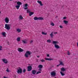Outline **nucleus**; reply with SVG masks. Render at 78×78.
Here are the masks:
<instances>
[{
  "label": "nucleus",
  "mask_w": 78,
  "mask_h": 78,
  "mask_svg": "<svg viewBox=\"0 0 78 78\" xmlns=\"http://www.w3.org/2000/svg\"><path fill=\"white\" fill-rule=\"evenodd\" d=\"M52 43L53 44H55V47L57 48V49L59 48V45H57V44H59L58 42L57 41H52Z\"/></svg>",
  "instance_id": "f257e3e1"
},
{
  "label": "nucleus",
  "mask_w": 78,
  "mask_h": 78,
  "mask_svg": "<svg viewBox=\"0 0 78 78\" xmlns=\"http://www.w3.org/2000/svg\"><path fill=\"white\" fill-rule=\"evenodd\" d=\"M12 25L11 24H5V28L6 30H9L11 29V27Z\"/></svg>",
  "instance_id": "f03ea898"
},
{
  "label": "nucleus",
  "mask_w": 78,
  "mask_h": 78,
  "mask_svg": "<svg viewBox=\"0 0 78 78\" xmlns=\"http://www.w3.org/2000/svg\"><path fill=\"white\" fill-rule=\"evenodd\" d=\"M31 53V52H30L29 51H28L26 52L24 55L26 58H28V57H29V56H30Z\"/></svg>",
  "instance_id": "7ed1b4c3"
},
{
  "label": "nucleus",
  "mask_w": 78,
  "mask_h": 78,
  "mask_svg": "<svg viewBox=\"0 0 78 78\" xmlns=\"http://www.w3.org/2000/svg\"><path fill=\"white\" fill-rule=\"evenodd\" d=\"M5 21L6 23H9V18H8V17H6L5 19Z\"/></svg>",
  "instance_id": "20e7f679"
},
{
  "label": "nucleus",
  "mask_w": 78,
  "mask_h": 78,
  "mask_svg": "<svg viewBox=\"0 0 78 78\" xmlns=\"http://www.w3.org/2000/svg\"><path fill=\"white\" fill-rule=\"evenodd\" d=\"M28 72H30L32 70V67L31 66H29L27 67Z\"/></svg>",
  "instance_id": "39448f33"
},
{
  "label": "nucleus",
  "mask_w": 78,
  "mask_h": 78,
  "mask_svg": "<svg viewBox=\"0 0 78 78\" xmlns=\"http://www.w3.org/2000/svg\"><path fill=\"white\" fill-rule=\"evenodd\" d=\"M18 73H22V70L20 68H19V69L18 70L17 72Z\"/></svg>",
  "instance_id": "423d86ee"
},
{
  "label": "nucleus",
  "mask_w": 78,
  "mask_h": 78,
  "mask_svg": "<svg viewBox=\"0 0 78 78\" xmlns=\"http://www.w3.org/2000/svg\"><path fill=\"white\" fill-rule=\"evenodd\" d=\"M2 61L5 63V64H7L8 63V60L7 59H3Z\"/></svg>",
  "instance_id": "0eeeda50"
},
{
  "label": "nucleus",
  "mask_w": 78,
  "mask_h": 78,
  "mask_svg": "<svg viewBox=\"0 0 78 78\" xmlns=\"http://www.w3.org/2000/svg\"><path fill=\"white\" fill-rule=\"evenodd\" d=\"M36 70H33L32 71L31 73L32 74H33V75H35L36 73Z\"/></svg>",
  "instance_id": "6e6552de"
},
{
  "label": "nucleus",
  "mask_w": 78,
  "mask_h": 78,
  "mask_svg": "<svg viewBox=\"0 0 78 78\" xmlns=\"http://www.w3.org/2000/svg\"><path fill=\"white\" fill-rule=\"evenodd\" d=\"M51 75H52V76H55L56 75V73L54 72H51Z\"/></svg>",
  "instance_id": "1a4fd4ad"
},
{
  "label": "nucleus",
  "mask_w": 78,
  "mask_h": 78,
  "mask_svg": "<svg viewBox=\"0 0 78 78\" xmlns=\"http://www.w3.org/2000/svg\"><path fill=\"white\" fill-rule=\"evenodd\" d=\"M18 50L19 52H22L23 51V50L20 48H18Z\"/></svg>",
  "instance_id": "9d476101"
},
{
  "label": "nucleus",
  "mask_w": 78,
  "mask_h": 78,
  "mask_svg": "<svg viewBox=\"0 0 78 78\" xmlns=\"http://www.w3.org/2000/svg\"><path fill=\"white\" fill-rule=\"evenodd\" d=\"M37 2L38 3H39V4H40V6H43V5L42 3V2L38 0L37 1Z\"/></svg>",
  "instance_id": "9b49d317"
},
{
  "label": "nucleus",
  "mask_w": 78,
  "mask_h": 78,
  "mask_svg": "<svg viewBox=\"0 0 78 78\" xmlns=\"http://www.w3.org/2000/svg\"><path fill=\"white\" fill-rule=\"evenodd\" d=\"M45 60L46 61H51V60H53V58H45Z\"/></svg>",
  "instance_id": "f8f14e48"
},
{
  "label": "nucleus",
  "mask_w": 78,
  "mask_h": 78,
  "mask_svg": "<svg viewBox=\"0 0 78 78\" xmlns=\"http://www.w3.org/2000/svg\"><path fill=\"white\" fill-rule=\"evenodd\" d=\"M39 69H42L43 66L42 65H39L38 66Z\"/></svg>",
  "instance_id": "ddd939ff"
},
{
  "label": "nucleus",
  "mask_w": 78,
  "mask_h": 78,
  "mask_svg": "<svg viewBox=\"0 0 78 78\" xmlns=\"http://www.w3.org/2000/svg\"><path fill=\"white\" fill-rule=\"evenodd\" d=\"M50 36H51V38H53V36H54L53 35V32H52L50 34Z\"/></svg>",
  "instance_id": "4468645a"
},
{
  "label": "nucleus",
  "mask_w": 78,
  "mask_h": 78,
  "mask_svg": "<svg viewBox=\"0 0 78 78\" xmlns=\"http://www.w3.org/2000/svg\"><path fill=\"white\" fill-rule=\"evenodd\" d=\"M61 71L62 72H64L65 71H66V69H64V68L62 67L61 68Z\"/></svg>",
  "instance_id": "2eb2a0df"
},
{
  "label": "nucleus",
  "mask_w": 78,
  "mask_h": 78,
  "mask_svg": "<svg viewBox=\"0 0 78 78\" xmlns=\"http://www.w3.org/2000/svg\"><path fill=\"white\" fill-rule=\"evenodd\" d=\"M17 4L18 5H22V3L20 2H17Z\"/></svg>",
  "instance_id": "dca6fc26"
},
{
  "label": "nucleus",
  "mask_w": 78,
  "mask_h": 78,
  "mask_svg": "<svg viewBox=\"0 0 78 78\" xmlns=\"http://www.w3.org/2000/svg\"><path fill=\"white\" fill-rule=\"evenodd\" d=\"M38 20H44V18L42 17H38Z\"/></svg>",
  "instance_id": "f3484780"
},
{
  "label": "nucleus",
  "mask_w": 78,
  "mask_h": 78,
  "mask_svg": "<svg viewBox=\"0 0 78 78\" xmlns=\"http://www.w3.org/2000/svg\"><path fill=\"white\" fill-rule=\"evenodd\" d=\"M16 31L18 33H20V32H21V30H20V29H17L16 30Z\"/></svg>",
  "instance_id": "a211bd4d"
},
{
  "label": "nucleus",
  "mask_w": 78,
  "mask_h": 78,
  "mask_svg": "<svg viewBox=\"0 0 78 78\" xmlns=\"http://www.w3.org/2000/svg\"><path fill=\"white\" fill-rule=\"evenodd\" d=\"M63 22H64V23L65 24H66V25H67V23H68V21H67L66 20H64L63 21Z\"/></svg>",
  "instance_id": "6ab92c4d"
},
{
  "label": "nucleus",
  "mask_w": 78,
  "mask_h": 78,
  "mask_svg": "<svg viewBox=\"0 0 78 78\" xmlns=\"http://www.w3.org/2000/svg\"><path fill=\"white\" fill-rule=\"evenodd\" d=\"M20 5H16L15 7L17 8V9H19V8H20Z\"/></svg>",
  "instance_id": "aec40b11"
},
{
  "label": "nucleus",
  "mask_w": 78,
  "mask_h": 78,
  "mask_svg": "<svg viewBox=\"0 0 78 78\" xmlns=\"http://www.w3.org/2000/svg\"><path fill=\"white\" fill-rule=\"evenodd\" d=\"M34 20H38V17H35L34 18Z\"/></svg>",
  "instance_id": "412c9836"
},
{
  "label": "nucleus",
  "mask_w": 78,
  "mask_h": 78,
  "mask_svg": "<svg viewBox=\"0 0 78 78\" xmlns=\"http://www.w3.org/2000/svg\"><path fill=\"white\" fill-rule=\"evenodd\" d=\"M42 34L43 35H47V33H45V32H42Z\"/></svg>",
  "instance_id": "4be33fe9"
},
{
  "label": "nucleus",
  "mask_w": 78,
  "mask_h": 78,
  "mask_svg": "<svg viewBox=\"0 0 78 78\" xmlns=\"http://www.w3.org/2000/svg\"><path fill=\"white\" fill-rule=\"evenodd\" d=\"M22 42H23V44H27V41L22 40Z\"/></svg>",
  "instance_id": "5701e85b"
},
{
  "label": "nucleus",
  "mask_w": 78,
  "mask_h": 78,
  "mask_svg": "<svg viewBox=\"0 0 78 78\" xmlns=\"http://www.w3.org/2000/svg\"><path fill=\"white\" fill-rule=\"evenodd\" d=\"M34 14L33 12H30L29 13L30 16H31L32 15H33Z\"/></svg>",
  "instance_id": "b1692460"
},
{
  "label": "nucleus",
  "mask_w": 78,
  "mask_h": 78,
  "mask_svg": "<svg viewBox=\"0 0 78 78\" xmlns=\"http://www.w3.org/2000/svg\"><path fill=\"white\" fill-rule=\"evenodd\" d=\"M2 34L3 36H5V34H6V33L5 32H2Z\"/></svg>",
  "instance_id": "393cba45"
},
{
  "label": "nucleus",
  "mask_w": 78,
  "mask_h": 78,
  "mask_svg": "<svg viewBox=\"0 0 78 78\" xmlns=\"http://www.w3.org/2000/svg\"><path fill=\"white\" fill-rule=\"evenodd\" d=\"M60 65H62V66H64V64L62 62L60 61Z\"/></svg>",
  "instance_id": "a878e982"
},
{
  "label": "nucleus",
  "mask_w": 78,
  "mask_h": 78,
  "mask_svg": "<svg viewBox=\"0 0 78 78\" xmlns=\"http://www.w3.org/2000/svg\"><path fill=\"white\" fill-rule=\"evenodd\" d=\"M19 18L21 20L23 19V17H22V16L21 15L20 16Z\"/></svg>",
  "instance_id": "bb28decb"
},
{
  "label": "nucleus",
  "mask_w": 78,
  "mask_h": 78,
  "mask_svg": "<svg viewBox=\"0 0 78 78\" xmlns=\"http://www.w3.org/2000/svg\"><path fill=\"white\" fill-rule=\"evenodd\" d=\"M17 41H20V38L18 37L17 38Z\"/></svg>",
  "instance_id": "cd10ccee"
},
{
  "label": "nucleus",
  "mask_w": 78,
  "mask_h": 78,
  "mask_svg": "<svg viewBox=\"0 0 78 78\" xmlns=\"http://www.w3.org/2000/svg\"><path fill=\"white\" fill-rule=\"evenodd\" d=\"M60 73L62 76H64V75H65V74L62 72H60Z\"/></svg>",
  "instance_id": "c85d7f7f"
},
{
  "label": "nucleus",
  "mask_w": 78,
  "mask_h": 78,
  "mask_svg": "<svg viewBox=\"0 0 78 78\" xmlns=\"http://www.w3.org/2000/svg\"><path fill=\"white\" fill-rule=\"evenodd\" d=\"M41 73V72L39 71H37L36 73V75H37V74H39V73Z\"/></svg>",
  "instance_id": "c756f323"
},
{
  "label": "nucleus",
  "mask_w": 78,
  "mask_h": 78,
  "mask_svg": "<svg viewBox=\"0 0 78 78\" xmlns=\"http://www.w3.org/2000/svg\"><path fill=\"white\" fill-rule=\"evenodd\" d=\"M31 12H30V10L29 9L27 10V13H30Z\"/></svg>",
  "instance_id": "7c9ffc66"
},
{
  "label": "nucleus",
  "mask_w": 78,
  "mask_h": 78,
  "mask_svg": "<svg viewBox=\"0 0 78 78\" xmlns=\"http://www.w3.org/2000/svg\"><path fill=\"white\" fill-rule=\"evenodd\" d=\"M47 42H48V43H50V42H51V40H47Z\"/></svg>",
  "instance_id": "2f4dec72"
},
{
  "label": "nucleus",
  "mask_w": 78,
  "mask_h": 78,
  "mask_svg": "<svg viewBox=\"0 0 78 78\" xmlns=\"http://www.w3.org/2000/svg\"><path fill=\"white\" fill-rule=\"evenodd\" d=\"M51 25H52V26H55V24H54V23H52L51 24Z\"/></svg>",
  "instance_id": "473e14b6"
},
{
  "label": "nucleus",
  "mask_w": 78,
  "mask_h": 78,
  "mask_svg": "<svg viewBox=\"0 0 78 78\" xmlns=\"http://www.w3.org/2000/svg\"><path fill=\"white\" fill-rule=\"evenodd\" d=\"M68 55H70V53L69 52V51H68V54H67Z\"/></svg>",
  "instance_id": "72a5a7b5"
},
{
  "label": "nucleus",
  "mask_w": 78,
  "mask_h": 78,
  "mask_svg": "<svg viewBox=\"0 0 78 78\" xmlns=\"http://www.w3.org/2000/svg\"><path fill=\"white\" fill-rule=\"evenodd\" d=\"M23 73H25V72H26V69H23Z\"/></svg>",
  "instance_id": "f704fd0d"
},
{
  "label": "nucleus",
  "mask_w": 78,
  "mask_h": 78,
  "mask_svg": "<svg viewBox=\"0 0 78 78\" xmlns=\"http://www.w3.org/2000/svg\"><path fill=\"white\" fill-rule=\"evenodd\" d=\"M2 46L0 45V50H2Z\"/></svg>",
  "instance_id": "c9c22d12"
},
{
  "label": "nucleus",
  "mask_w": 78,
  "mask_h": 78,
  "mask_svg": "<svg viewBox=\"0 0 78 78\" xmlns=\"http://www.w3.org/2000/svg\"><path fill=\"white\" fill-rule=\"evenodd\" d=\"M41 61L42 62H45V60H44V59H42L41 60Z\"/></svg>",
  "instance_id": "e433bc0d"
},
{
  "label": "nucleus",
  "mask_w": 78,
  "mask_h": 78,
  "mask_svg": "<svg viewBox=\"0 0 78 78\" xmlns=\"http://www.w3.org/2000/svg\"><path fill=\"white\" fill-rule=\"evenodd\" d=\"M25 7H27L28 6V4H25Z\"/></svg>",
  "instance_id": "4c0bfd02"
},
{
  "label": "nucleus",
  "mask_w": 78,
  "mask_h": 78,
  "mask_svg": "<svg viewBox=\"0 0 78 78\" xmlns=\"http://www.w3.org/2000/svg\"><path fill=\"white\" fill-rule=\"evenodd\" d=\"M38 71H42V69H41V68H39V69H38Z\"/></svg>",
  "instance_id": "58836bf2"
},
{
  "label": "nucleus",
  "mask_w": 78,
  "mask_h": 78,
  "mask_svg": "<svg viewBox=\"0 0 78 78\" xmlns=\"http://www.w3.org/2000/svg\"><path fill=\"white\" fill-rule=\"evenodd\" d=\"M6 71H7V72H9V70L8 69H7Z\"/></svg>",
  "instance_id": "ea45409f"
},
{
  "label": "nucleus",
  "mask_w": 78,
  "mask_h": 78,
  "mask_svg": "<svg viewBox=\"0 0 78 78\" xmlns=\"http://www.w3.org/2000/svg\"><path fill=\"white\" fill-rule=\"evenodd\" d=\"M59 27L60 28H63V27H62V26H59Z\"/></svg>",
  "instance_id": "a19ab883"
},
{
  "label": "nucleus",
  "mask_w": 78,
  "mask_h": 78,
  "mask_svg": "<svg viewBox=\"0 0 78 78\" xmlns=\"http://www.w3.org/2000/svg\"><path fill=\"white\" fill-rule=\"evenodd\" d=\"M47 57H50V55H49V54H47Z\"/></svg>",
  "instance_id": "79ce46f5"
},
{
  "label": "nucleus",
  "mask_w": 78,
  "mask_h": 78,
  "mask_svg": "<svg viewBox=\"0 0 78 78\" xmlns=\"http://www.w3.org/2000/svg\"><path fill=\"white\" fill-rule=\"evenodd\" d=\"M54 34H58L57 32H54Z\"/></svg>",
  "instance_id": "37998d69"
},
{
  "label": "nucleus",
  "mask_w": 78,
  "mask_h": 78,
  "mask_svg": "<svg viewBox=\"0 0 78 78\" xmlns=\"http://www.w3.org/2000/svg\"><path fill=\"white\" fill-rule=\"evenodd\" d=\"M25 9H28V7H25L24 8Z\"/></svg>",
  "instance_id": "c03bdc74"
},
{
  "label": "nucleus",
  "mask_w": 78,
  "mask_h": 78,
  "mask_svg": "<svg viewBox=\"0 0 78 78\" xmlns=\"http://www.w3.org/2000/svg\"><path fill=\"white\" fill-rule=\"evenodd\" d=\"M33 42V40H32L30 41V43H32Z\"/></svg>",
  "instance_id": "a18cd8bd"
},
{
  "label": "nucleus",
  "mask_w": 78,
  "mask_h": 78,
  "mask_svg": "<svg viewBox=\"0 0 78 78\" xmlns=\"http://www.w3.org/2000/svg\"><path fill=\"white\" fill-rule=\"evenodd\" d=\"M63 19H66V17H64L63 18Z\"/></svg>",
  "instance_id": "49530a36"
},
{
  "label": "nucleus",
  "mask_w": 78,
  "mask_h": 78,
  "mask_svg": "<svg viewBox=\"0 0 78 78\" xmlns=\"http://www.w3.org/2000/svg\"><path fill=\"white\" fill-rule=\"evenodd\" d=\"M60 66V64H59V65H58L57 66V67H59Z\"/></svg>",
  "instance_id": "de8ad7c7"
},
{
  "label": "nucleus",
  "mask_w": 78,
  "mask_h": 78,
  "mask_svg": "<svg viewBox=\"0 0 78 78\" xmlns=\"http://www.w3.org/2000/svg\"><path fill=\"white\" fill-rule=\"evenodd\" d=\"M58 16H56L55 17V19H56V18H58Z\"/></svg>",
  "instance_id": "09e8293b"
},
{
  "label": "nucleus",
  "mask_w": 78,
  "mask_h": 78,
  "mask_svg": "<svg viewBox=\"0 0 78 78\" xmlns=\"http://www.w3.org/2000/svg\"><path fill=\"white\" fill-rule=\"evenodd\" d=\"M4 78H8V77H6L4 76Z\"/></svg>",
  "instance_id": "8fccbe9b"
},
{
  "label": "nucleus",
  "mask_w": 78,
  "mask_h": 78,
  "mask_svg": "<svg viewBox=\"0 0 78 78\" xmlns=\"http://www.w3.org/2000/svg\"><path fill=\"white\" fill-rule=\"evenodd\" d=\"M37 58H39V56H37Z\"/></svg>",
  "instance_id": "3c124183"
},
{
  "label": "nucleus",
  "mask_w": 78,
  "mask_h": 78,
  "mask_svg": "<svg viewBox=\"0 0 78 78\" xmlns=\"http://www.w3.org/2000/svg\"><path fill=\"white\" fill-rule=\"evenodd\" d=\"M77 46L78 47V42L77 43Z\"/></svg>",
  "instance_id": "603ef678"
},
{
  "label": "nucleus",
  "mask_w": 78,
  "mask_h": 78,
  "mask_svg": "<svg viewBox=\"0 0 78 78\" xmlns=\"http://www.w3.org/2000/svg\"><path fill=\"white\" fill-rule=\"evenodd\" d=\"M10 0V1H12V0Z\"/></svg>",
  "instance_id": "864d4df0"
},
{
  "label": "nucleus",
  "mask_w": 78,
  "mask_h": 78,
  "mask_svg": "<svg viewBox=\"0 0 78 78\" xmlns=\"http://www.w3.org/2000/svg\"><path fill=\"white\" fill-rule=\"evenodd\" d=\"M0 13H1V12H0Z\"/></svg>",
  "instance_id": "5fc2aeb1"
},
{
  "label": "nucleus",
  "mask_w": 78,
  "mask_h": 78,
  "mask_svg": "<svg viewBox=\"0 0 78 78\" xmlns=\"http://www.w3.org/2000/svg\"><path fill=\"white\" fill-rule=\"evenodd\" d=\"M16 76H15V78H16Z\"/></svg>",
  "instance_id": "6e6d98bb"
},
{
  "label": "nucleus",
  "mask_w": 78,
  "mask_h": 78,
  "mask_svg": "<svg viewBox=\"0 0 78 78\" xmlns=\"http://www.w3.org/2000/svg\"><path fill=\"white\" fill-rule=\"evenodd\" d=\"M8 45H9V44H8Z\"/></svg>",
  "instance_id": "4d7b16f0"
},
{
  "label": "nucleus",
  "mask_w": 78,
  "mask_h": 78,
  "mask_svg": "<svg viewBox=\"0 0 78 78\" xmlns=\"http://www.w3.org/2000/svg\"><path fill=\"white\" fill-rule=\"evenodd\" d=\"M55 78H56V77H55Z\"/></svg>",
  "instance_id": "13d9d810"
},
{
  "label": "nucleus",
  "mask_w": 78,
  "mask_h": 78,
  "mask_svg": "<svg viewBox=\"0 0 78 78\" xmlns=\"http://www.w3.org/2000/svg\"><path fill=\"white\" fill-rule=\"evenodd\" d=\"M8 43H9V42H8Z\"/></svg>",
  "instance_id": "bf43d9fd"
}]
</instances>
